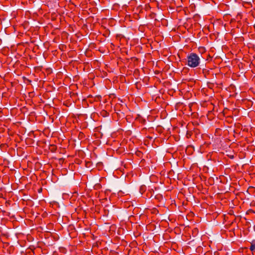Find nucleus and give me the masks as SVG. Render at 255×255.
Masks as SVG:
<instances>
[{
    "mask_svg": "<svg viewBox=\"0 0 255 255\" xmlns=\"http://www.w3.org/2000/svg\"><path fill=\"white\" fill-rule=\"evenodd\" d=\"M250 250L252 251H255V240L253 241L251 243V246L250 247Z\"/></svg>",
    "mask_w": 255,
    "mask_h": 255,
    "instance_id": "obj_2",
    "label": "nucleus"
},
{
    "mask_svg": "<svg viewBox=\"0 0 255 255\" xmlns=\"http://www.w3.org/2000/svg\"><path fill=\"white\" fill-rule=\"evenodd\" d=\"M200 63V58L196 53L192 52L187 56V65L191 68L198 67Z\"/></svg>",
    "mask_w": 255,
    "mask_h": 255,
    "instance_id": "obj_1",
    "label": "nucleus"
},
{
    "mask_svg": "<svg viewBox=\"0 0 255 255\" xmlns=\"http://www.w3.org/2000/svg\"><path fill=\"white\" fill-rule=\"evenodd\" d=\"M102 113H103V116H105V115H107V112L106 111H103Z\"/></svg>",
    "mask_w": 255,
    "mask_h": 255,
    "instance_id": "obj_3",
    "label": "nucleus"
},
{
    "mask_svg": "<svg viewBox=\"0 0 255 255\" xmlns=\"http://www.w3.org/2000/svg\"><path fill=\"white\" fill-rule=\"evenodd\" d=\"M200 49L201 50H203V51H205V49H204V48H202H202H200Z\"/></svg>",
    "mask_w": 255,
    "mask_h": 255,
    "instance_id": "obj_4",
    "label": "nucleus"
}]
</instances>
